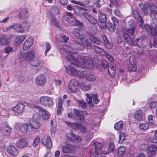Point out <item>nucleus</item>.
I'll return each mask as SVG.
<instances>
[{"label":"nucleus","mask_w":157,"mask_h":157,"mask_svg":"<svg viewBox=\"0 0 157 157\" xmlns=\"http://www.w3.org/2000/svg\"><path fill=\"white\" fill-rule=\"evenodd\" d=\"M64 56L68 61L71 62L66 67V72L72 75L78 76L79 78L83 76L91 82H95L96 77L91 72L86 71H81L79 67L90 69L93 67V61L89 57L81 56L75 53L72 48L67 46Z\"/></svg>","instance_id":"1"},{"label":"nucleus","mask_w":157,"mask_h":157,"mask_svg":"<svg viewBox=\"0 0 157 157\" xmlns=\"http://www.w3.org/2000/svg\"><path fill=\"white\" fill-rule=\"evenodd\" d=\"M67 125L69 127L73 129L75 131L80 130L82 132L86 133L90 136H92L93 133L96 132L94 128L96 126L95 122H92L88 124V127L87 128L85 126L79 124L78 123H71L67 121H66Z\"/></svg>","instance_id":"2"},{"label":"nucleus","mask_w":157,"mask_h":157,"mask_svg":"<svg viewBox=\"0 0 157 157\" xmlns=\"http://www.w3.org/2000/svg\"><path fill=\"white\" fill-rule=\"evenodd\" d=\"M139 6L144 14L147 15L150 14L152 17H155L157 13V7L156 6L148 3H140L139 4Z\"/></svg>","instance_id":"3"},{"label":"nucleus","mask_w":157,"mask_h":157,"mask_svg":"<svg viewBox=\"0 0 157 157\" xmlns=\"http://www.w3.org/2000/svg\"><path fill=\"white\" fill-rule=\"evenodd\" d=\"M75 50H83L84 48L90 49L92 47L88 39L82 41L81 43L75 41Z\"/></svg>","instance_id":"4"},{"label":"nucleus","mask_w":157,"mask_h":157,"mask_svg":"<svg viewBox=\"0 0 157 157\" xmlns=\"http://www.w3.org/2000/svg\"><path fill=\"white\" fill-rule=\"evenodd\" d=\"M78 86V82L76 79L71 80L68 84V88L73 93H75L77 90Z\"/></svg>","instance_id":"5"},{"label":"nucleus","mask_w":157,"mask_h":157,"mask_svg":"<svg viewBox=\"0 0 157 157\" xmlns=\"http://www.w3.org/2000/svg\"><path fill=\"white\" fill-rule=\"evenodd\" d=\"M40 101L42 105L47 107L51 106L53 104L52 100L48 97H41Z\"/></svg>","instance_id":"6"},{"label":"nucleus","mask_w":157,"mask_h":157,"mask_svg":"<svg viewBox=\"0 0 157 157\" xmlns=\"http://www.w3.org/2000/svg\"><path fill=\"white\" fill-rule=\"evenodd\" d=\"M67 137L68 140L72 142H79L82 140L81 138L79 136L73 133H68Z\"/></svg>","instance_id":"7"},{"label":"nucleus","mask_w":157,"mask_h":157,"mask_svg":"<svg viewBox=\"0 0 157 157\" xmlns=\"http://www.w3.org/2000/svg\"><path fill=\"white\" fill-rule=\"evenodd\" d=\"M11 29H14L17 33H22L24 32L23 29L21 24H13L6 28V30H7Z\"/></svg>","instance_id":"8"},{"label":"nucleus","mask_w":157,"mask_h":157,"mask_svg":"<svg viewBox=\"0 0 157 157\" xmlns=\"http://www.w3.org/2000/svg\"><path fill=\"white\" fill-rule=\"evenodd\" d=\"M46 82V78L43 74L38 75L36 78V84L39 86L44 85Z\"/></svg>","instance_id":"9"},{"label":"nucleus","mask_w":157,"mask_h":157,"mask_svg":"<svg viewBox=\"0 0 157 157\" xmlns=\"http://www.w3.org/2000/svg\"><path fill=\"white\" fill-rule=\"evenodd\" d=\"M73 35L77 38L81 40H83L85 38V35L82 31L77 28H75L73 29Z\"/></svg>","instance_id":"10"},{"label":"nucleus","mask_w":157,"mask_h":157,"mask_svg":"<svg viewBox=\"0 0 157 157\" xmlns=\"http://www.w3.org/2000/svg\"><path fill=\"white\" fill-rule=\"evenodd\" d=\"M35 107L39 113L42 114V117L43 119L47 120L48 118V111L39 106H36Z\"/></svg>","instance_id":"11"},{"label":"nucleus","mask_w":157,"mask_h":157,"mask_svg":"<svg viewBox=\"0 0 157 157\" xmlns=\"http://www.w3.org/2000/svg\"><path fill=\"white\" fill-rule=\"evenodd\" d=\"M82 15L84 18L89 22L92 24H95L97 22L96 19L93 16L86 12H83Z\"/></svg>","instance_id":"12"},{"label":"nucleus","mask_w":157,"mask_h":157,"mask_svg":"<svg viewBox=\"0 0 157 157\" xmlns=\"http://www.w3.org/2000/svg\"><path fill=\"white\" fill-rule=\"evenodd\" d=\"M33 43V38L31 37L28 38L24 43L22 48L23 50H26L29 48Z\"/></svg>","instance_id":"13"},{"label":"nucleus","mask_w":157,"mask_h":157,"mask_svg":"<svg viewBox=\"0 0 157 157\" xmlns=\"http://www.w3.org/2000/svg\"><path fill=\"white\" fill-rule=\"evenodd\" d=\"M7 152L12 156H16L18 155V152L16 148L13 146L10 145L8 147Z\"/></svg>","instance_id":"14"},{"label":"nucleus","mask_w":157,"mask_h":157,"mask_svg":"<svg viewBox=\"0 0 157 157\" xmlns=\"http://www.w3.org/2000/svg\"><path fill=\"white\" fill-rule=\"evenodd\" d=\"M129 63L130 64L129 67L132 68L131 70L133 71H136L137 67L136 65V60L134 56H130Z\"/></svg>","instance_id":"15"},{"label":"nucleus","mask_w":157,"mask_h":157,"mask_svg":"<svg viewBox=\"0 0 157 157\" xmlns=\"http://www.w3.org/2000/svg\"><path fill=\"white\" fill-rule=\"evenodd\" d=\"M29 126L30 131H33L34 129L39 128L40 126V124L36 120H33L29 124Z\"/></svg>","instance_id":"16"},{"label":"nucleus","mask_w":157,"mask_h":157,"mask_svg":"<svg viewBox=\"0 0 157 157\" xmlns=\"http://www.w3.org/2000/svg\"><path fill=\"white\" fill-rule=\"evenodd\" d=\"M41 142L43 145L46 146L48 148H51L52 146V144L50 136H48L46 138H44L43 139L41 140Z\"/></svg>","instance_id":"17"},{"label":"nucleus","mask_w":157,"mask_h":157,"mask_svg":"<svg viewBox=\"0 0 157 157\" xmlns=\"http://www.w3.org/2000/svg\"><path fill=\"white\" fill-rule=\"evenodd\" d=\"M24 108V105L21 103H19L13 108V110L16 113H21L23 111Z\"/></svg>","instance_id":"18"},{"label":"nucleus","mask_w":157,"mask_h":157,"mask_svg":"<svg viewBox=\"0 0 157 157\" xmlns=\"http://www.w3.org/2000/svg\"><path fill=\"white\" fill-rule=\"evenodd\" d=\"M74 147L70 145L67 144L62 147V151L64 153H70L72 152Z\"/></svg>","instance_id":"19"},{"label":"nucleus","mask_w":157,"mask_h":157,"mask_svg":"<svg viewBox=\"0 0 157 157\" xmlns=\"http://www.w3.org/2000/svg\"><path fill=\"white\" fill-rule=\"evenodd\" d=\"M73 110L74 113L77 118L79 119L82 121H84V116L82 114L81 111L75 108L73 109Z\"/></svg>","instance_id":"20"},{"label":"nucleus","mask_w":157,"mask_h":157,"mask_svg":"<svg viewBox=\"0 0 157 157\" xmlns=\"http://www.w3.org/2000/svg\"><path fill=\"white\" fill-rule=\"evenodd\" d=\"M136 44L140 48L144 47L146 44L145 38L141 37L137 39L136 40Z\"/></svg>","instance_id":"21"},{"label":"nucleus","mask_w":157,"mask_h":157,"mask_svg":"<svg viewBox=\"0 0 157 157\" xmlns=\"http://www.w3.org/2000/svg\"><path fill=\"white\" fill-rule=\"evenodd\" d=\"M129 34L125 32L124 30L123 32V37L124 40L126 42H127L129 44L131 45L133 44V41L132 40L130 37L129 36Z\"/></svg>","instance_id":"22"},{"label":"nucleus","mask_w":157,"mask_h":157,"mask_svg":"<svg viewBox=\"0 0 157 157\" xmlns=\"http://www.w3.org/2000/svg\"><path fill=\"white\" fill-rule=\"evenodd\" d=\"M134 117L136 119L140 121L144 119V115L142 111L140 110H138L135 113Z\"/></svg>","instance_id":"23"},{"label":"nucleus","mask_w":157,"mask_h":157,"mask_svg":"<svg viewBox=\"0 0 157 157\" xmlns=\"http://www.w3.org/2000/svg\"><path fill=\"white\" fill-rule=\"evenodd\" d=\"M95 152L96 155H98L101 154V150L103 147L102 144L98 142H96L94 143Z\"/></svg>","instance_id":"24"},{"label":"nucleus","mask_w":157,"mask_h":157,"mask_svg":"<svg viewBox=\"0 0 157 157\" xmlns=\"http://www.w3.org/2000/svg\"><path fill=\"white\" fill-rule=\"evenodd\" d=\"M99 21L100 22L106 23L107 20V17L105 14L102 12H100L98 15Z\"/></svg>","instance_id":"25"},{"label":"nucleus","mask_w":157,"mask_h":157,"mask_svg":"<svg viewBox=\"0 0 157 157\" xmlns=\"http://www.w3.org/2000/svg\"><path fill=\"white\" fill-rule=\"evenodd\" d=\"M20 130L21 132L24 133H26L28 130L31 131L29 125L28 124H25L21 125L20 127Z\"/></svg>","instance_id":"26"},{"label":"nucleus","mask_w":157,"mask_h":157,"mask_svg":"<svg viewBox=\"0 0 157 157\" xmlns=\"http://www.w3.org/2000/svg\"><path fill=\"white\" fill-rule=\"evenodd\" d=\"M63 101V100L61 98H60L59 100L57 109V114L59 115H60L62 113L63 110L62 103Z\"/></svg>","instance_id":"27"},{"label":"nucleus","mask_w":157,"mask_h":157,"mask_svg":"<svg viewBox=\"0 0 157 157\" xmlns=\"http://www.w3.org/2000/svg\"><path fill=\"white\" fill-rule=\"evenodd\" d=\"M41 63V60L39 58H35L30 62V64L35 67L39 66Z\"/></svg>","instance_id":"28"},{"label":"nucleus","mask_w":157,"mask_h":157,"mask_svg":"<svg viewBox=\"0 0 157 157\" xmlns=\"http://www.w3.org/2000/svg\"><path fill=\"white\" fill-rule=\"evenodd\" d=\"M27 141L24 139H20L17 142V145L20 148H23L27 146Z\"/></svg>","instance_id":"29"},{"label":"nucleus","mask_w":157,"mask_h":157,"mask_svg":"<svg viewBox=\"0 0 157 157\" xmlns=\"http://www.w3.org/2000/svg\"><path fill=\"white\" fill-rule=\"evenodd\" d=\"M26 36L25 35H22L17 36L15 40V43L17 45L22 43L23 41L25 39Z\"/></svg>","instance_id":"30"},{"label":"nucleus","mask_w":157,"mask_h":157,"mask_svg":"<svg viewBox=\"0 0 157 157\" xmlns=\"http://www.w3.org/2000/svg\"><path fill=\"white\" fill-rule=\"evenodd\" d=\"M26 52H20L19 53L18 58L21 62L27 61Z\"/></svg>","instance_id":"31"},{"label":"nucleus","mask_w":157,"mask_h":157,"mask_svg":"<svg viewBox=\"0 0 157 157\" xmlns=\"http://www.w3.org/2000/svg\"><path fill=\"white\" fill-rule=\"evenodd\" d=\"M26 53V57L27 61L29 62L32 59H33L35 56V54L34 52L32 51H30L27 52Z\"/></svg>","instance_id":"32"},{"label":"nucleus","mask_w":157,"mask_h":157,"mask_svg":"<svg viewBox=\"0 0 157 157\" xmlns=\"http://www.w3.org/2000/svg\"><path fill=\"white\" fill-rule=\"evenodd\" d=\"M93 48L96 53L101 56L104 55L105 51L101 48L96 46H94Z\"/></svg>","instance_id":"33"},{"label":"nucleus","mask_w":157,"mask_h":157,"mask_svg":"<svg viewBox=\"0 0 157 157\" xmlns=\"http://www.w3.org/2000/svg\"><path fill=\"white\" fill-rule=\"evenodd\" d=\"M70 21L72 22L73 24H74L75 26H77L81 29H82L84 26L82 23L81 22L74 18H73V19Z\"/></svg>","instance_id":"34"},{"label":"nucleus","mask_w":157,"mask_h":157,"mask_svg":"<svg viewBox=\"0 0 157 157\" xmlns=\"http://www.w3.org/2000/svg\"><path fill=\"white\" fill-rule=\"evenodd\" d=\"M135 28L134 26H131L130 27L125 29L124 30L130 35L133 36L135 33Z\"/></svg>","instance_id":"35"},{"label":"nucleus","mask_w":157,"mask_h":157,"mask_svg":"<svg viewBox=\"0 0 157 157\" xmlns=\"http://www.w3.org/2000/svg\"><path fill=\"white\" fill-rule=\"evenodd\" d=\"M143 28L145 29L146 31L149 33L151 34L153 29V24L148 25L147 24L145 25H143Z\"/></svg>","instance_id":"36"},{"label":"nucleus","mask_w":157,"mask_h":157,"mask_svg":"<svg viewBox=\"0 0 157 157\" xmlns=\"http://www.w3.org/2000/svg\"><path fill=\"white\" fill-rule=\"evenodd\" d=\"M9 42V39L7 36L6 35H4L0 38V44L5 45Z\"/></svg>","instance_id":"37"},{"label":"nucleus","mask_w":157,"mask_h":157,"mask_svg":"<svg viewBox=\"0 0 157 157\" xmlns=\"http://www.w3.org/2000/svg\"><path fill=\"white\" fill-rule=\"evenodd\" d=\"M50 11L53 17L59 13L58 9L55 6L52 7L51 8Z\"/></svg>","instance_id":"38"},{"label":"nucleus","mask_w":157,"mask_h":157,"mask_svg":"<svg viewBox=\"0 0 157 157\" xmlns=\"http://www.w3.org/2000/svg\"><path fill=\"white\" fill-rule=\"evenodd\" d=\"M79 86H81L82 90L85 91L89 90L91 88L90 85H86L84 83H81V84H79Z\"/></svg>","instance_id":"39"},{"label":"nucleus","mask_w":157,"mask_h":157,"mask_svg":"<svg viewBox=\"0 0 157 157\" xmlns=\"http://www.w3.org/2000/svg\"><path fill=\"white\" fill-rule=\"evenodd\" d=\"M3 132L7 135H9L11 131L10 127L6 124H5L3 125Z\"/></svg>","instance_id":"40"},{"label":"nucleus","mask_w":157,"mask_h":157,"mask_svg":"<svg viewBox=\"0 0 157 157\" xmlns=\"http://www.w3.org/2000/svg\"><path fill=\"white\" fill-rule=\"evenodd\" d=\"M108 70L109 73L110 75L113 77L115 75L116 71L115 67L114 66H109L108 68Z\"/></svg>","instance_id":"41"},{"label":"nucleus","mask_w":157,"mask_h":157,"mask_svg":"<svg viewBox=\"0 0 157 157\" xmlns=\"http://www.w3.org/2000/svg\"><path fill=\"white\" fill-rule=\"evenodd\" d=\"M27 10L26 9L21 10L19 15V17L21 19L26 18L27 16Z\"/></svg>","instance_id":"42"},{"label":"nucleus","mask_w":157,"mask_h":157,"mask_svg":"<svg viewBox=\"0 0 157 157\" xmlns=\"http://www.w3.org/2000/svg\"><path fill=\"white\" fill-rule=\"evenodd\" d=\"M123 124L122 121H120L117 122L114 125L115 128L117 130H120L122 127Z\"/></svg>","instance_id":"43"},{"label":"nucleus","mask_w":157,"mask_h":157,"mask_svg":"<svg viewBox=\"0 0 157 157\" xmlns=\"http://www.w3.org/2000/svg\"><path fill=\"white\" fill-rule=\"evenodd\" d=\"M89 38L91 41L97 44H99L101 43V41L98 38L92 35H90Z\"/></svg>","instance_id":"44"},{"label":"nucleus","mask_w":157,"mask_h":157,"mask_svg":"<svg viewBox=\"0 0 157 157\" xmlns=\"http://www.w3.org/2000/svg\"><path fill=\"white\" fill-rule=\"evenodd\" d=\"M21 24L22 28L23 29L24 32L25 30L28 29L29 26V21L27 20H25Z\"/></svg>","instance_id":"45"},{"label":"nucleus","mask_w":157,"mask_h":157,"mask_svg":"<svg viewBox=\"0 0 157 157\" xmlns=\"http://www.w3.org/2000/svg\"><path fill=\"white\" fill-rule=\"evenodd\" d=\"M125 139V134L124 132H121L120 133L118 143L121 144Z\"/></svg>","instance_id":"46"},{"label":"nucleus","mask_w":157,"mask_h":157,"mask_svg":"<svg viewBox=\"0 0 157 157\" xmlns=\"http://www.w3.org/2000/svg\"><path fill=\"white\" fill-rule=\"evenodd\" d=\"M125 148L124 147H120L118 148V154L119 155H122L125 151Z\"/></svg>","instance_id":"47"},{"label":"nucleus","mask_w":157,"mask_h":157,"mask_svg":"<svg viewBox=\"0 0 157 157\" xmlns=\"http://www.w3.org/2000/svg\"><path fill=\"white\" fill-rule=\"evenodd\" d=\"M140 128L143 130H146L148 128V124L146 123H143L140 124L139 125Z\"/></svg>","instance_id":"48"},{"label":"nucleus","mask_w":157,"mask_h":157,"mask_svg":"<svg viewBox=\"0 0 157 157\" xmlns=\"http://www.w3.org/2000/svg\"><path fill=\"white\" fill-rule=\"evenodd\" d=\"M77 102L78 103L79 106L81 107L82 109H85L86 106V103L83 102V101L76 100Z\"/></svg>","instance_id":"49"},{"label":"nucleus","mask_w":157,"mask_h":157,"mask_svg":"<svg viewBox=\"0 0 157 157\" xmlns=\"http://www.w3.org/2000/svg\"><path fill=\"white\" fill-rule=\"evenodd\" d=\"M86 100L88 103L91 104L92 103V95L89 94L87 93L86 94Z\"/></svg>","instance_id":"50"},{"label":"nucleus","mask_w":157,"mask_h":157,"mask_svg":"<svg viewBox=\"0 0 157 157\" xmlns=\"http://www.w3.org/2000/svg\"><path fill=\"white\" fill-rule=\"evenodd\" d=\"M40 138L38 136H37L35 139L33 143V146L34 147H36L38 144L40 142Z\"/></svg>","instance_id":"51"},{"label":"nucleus","mask_w":157,"mask_h":157,"mask_svg":"<svg viewBox=\"0 0 157 157\" xmlns=\"http://www.w3.org/2000/svg\"><path fill=\"white\" fill-rule=\"evenodd\" d=\"M92 96L94 102L95 104H97L100 101V100L98 99V95L95 94H93Z\"/></svg>","instance_id":"52"},{"label":"nucleus","mask_w":157,"mask_h":157,"mask_svg":"<svg viewBox=\"0 0 157 157\" xmlns=\"http://www.w3.org/2000/svg\"><path fill=\"white\" fill-rule=\"evenodd\" d=\"M51 24L56 27L58 26L57 21L54 17H52L51 20Z\"/></svg>","instance_id":"53"},{"label":"nucleus","mask_w":157,"mask_h":157,"mask_svg":"<svg viewBox=\"0 0 157 157\" xmlns=\"http://www.w3.org/2000/svg\"><path fill=\"white\" fill-rule=\"evenodd\" d=\"M157 150V147L155 145H152L148 147L147 150L150 152L155 151Z\"/></svg>","instance_id":"54"},{"label":"nucleus","mask_w":157,"mask_h":157,"mask_svg":"<svg viewBox=\"0 0 157 157\" xmlns=\"http://www.w3.org/2000/svg\"><path fill=\"white\" fill-rule=\"evenodd\" d=\"M116 29V28L114 24H110L108 26V29L111 32H113Z\"/></svg>","instance_id":"55"},{"label":"nucleus","mask_w":157,"mask_h":157,"mask_svg":"<svg viewBox=\"0 0 157 157\" xmlns=\"http://www.w3.org/2000/svg\"><path fill=\"white\" fill-rule=\"evenodd\" d=\"M93 3L96 7L99 8L101 7V0H93Z\"/></svg>","instance_id":"56"},{"label":"nucleus","mask_w":157,"mask_h":157,"mask_svg":"<svg viewBox=\"0 0 157 157\" xmlns=\"http://www.w3.org/2000/svg\"><path fill=\"white\" fill-rule=\"evenodd\" d=\"M13 50V48L10 46L6 47L4 50L5 52L7 53H9L12 52Z\"/></svg>","instance_id":"57"},{"label":"nucleus","mask_w":157,"mask_h":157,"mask_svg":"<svg viewBox=\"0 0 157 157\" xmlns=\"http://www.w3.org/2000/svg\"><path fill=\"white\" fill-rule=\"evenodd\" d=\"M113 13L117 17H122V14L120 13L118 9H116L114 10H113Z\"/></svg>","instance_id":"58"},{"label":"nucleus","mask_w":157,"mask_h":157,"mask_svg":"<svg viewBox=\"0 0 157 157\" xmlns=\"http://www.w3.org/2000/svg\"><path fill=\"white\" fill-rule=\"evenodd\" d=\"M105 42V46L108 49H110L112 47V44H110L108 40H106Z\"/></svg>","instance_id":"59"},{"label":"nucleus","mask_w":157,"mask_h":157,"mask_svg":"<svg viewBox=\"0 0 157 157\" xmlns=\"http://www.w3.org/2000/svg\"><path fill=\"white\" fill-rule=\"evenodd\" d=\"M46 50H45L44 53V54L45 56L47 55V53L51 48V45L49 43H47L46 44Z\"/></svg>","instance_id":"60"},{"label":"nucleus","mask_w":157,"mask_h":157,"mask_svg":"<svg viewBox=\"0 0 157 157\" xmlns=\"http://www.w3.org/2000/svg\"><path fill=\"white\" fill-rule=\"evenodd\" d=\"M104 55H105L107 58L111 62H113L114 60L113 58L108 53L105 51Z\"/></svg>","instance_id":"61"},{"label":"nucleus","mask_w":157,"mask_h":157,"mask_svg":"<svg viewBox=\"0 0 157 157\" xmlns=\"http://www.w3.org/2000/svg\"><path fill=\"white\" fill-rule=\"evenodd\" d=\"M115 146L114 144L113 143H110L109 144L108 148V151L110 152L114 150Z\"/></svg>","instance_id":"62"},{"label":"nucleus","mask_w":157,"mask_h":157,"mask_svg":"<svg viewBox=\"0 0 157 157\" xmlns=\"http://www.w3.org/2000/svg\"><path fill=\"white\" fill-rule=\"evenodd\" d=\"M137 17H138V18H137L138 21L140 22V26L142 28H143V27H144L143 26V21L142 19V18L141 16L140 15H138Z\"/></svg>","instance_id":"63"},{"label":"nucleus","mask_w":157,"mask_h":157,"mask_svg":"<svg viewBox=\"0 0 157 157\" xmlns=\"http://www.w3.org/2000/svg\"><path fill=\"white\" fill-rule=\"evenodd\" d=\"M99 27L101 29H105L106 28V23H102L100 22L98 24Z\"/></svg>","instance_id":"64"}]
</instances>
